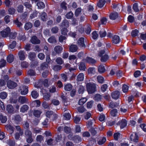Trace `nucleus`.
I'll return each instance as SVG.
<instances>
[{
    "label": "nucleus",
    "instance_id": "nucleus-29",
    "mask_svg": "<svg viewBox=\"0 0 146 146\" xmlns=\"http://www.w3.org/2000/svg\"><path fill=\"white\" fill-rule=\"evenodd\" d=\"M106 71L104 66L103 65H100L99 66L98 68V72L101 73H103Z\"/></svg>",
    "mask_w": 146,
    "mask_h": 146
},
{
    "label": "nucleus",
    "instance_id": "nucleus-22",
    "mask_svg": "<svg viewBox=\"0 0 146 146\" xmlns=\"http://www.w3.org/2000/svg\"><path fill=\"white\" fill-rule=\"evenodd\" d=\"M40 17L43 21H46L47 17V14L44 12H42L40 15Z\"/></svg>",
    "mask_w": 146,
    "mask_h": 146
},
{
    "label": "nucleus",
    "instance_id": "nucleus-41",
    "mask_svg": "<svg viewBox=\"0 0 146 146\" xmlns=\"http://www.w3.org/2000/svg\"><path fill=\"white\" fill-rule=\"evenodd\" d=\"M41 113L42 112L38 110H35L33 112V115L36 117H39L40 116Z\"/></svg>",
    "mask_w": 146,
    "mask_h": 146
},
{
    "label": "nucleus",
    "instance_id": "nucleus-43",
    "mask_svg": "<svg viewBox=\"0 0 146 146\" xmlns=\"http://www.w3.org/2000/svg\"><path fill=\"white\" fill-rule=\"evenodd\" d=\"M48 66V64L46 62H44L40 65V68L41 69L44 70L47 68Z\"/></svg>",
    "mask_w": 146,
    "mask_h": 146
},
{
    "label": "nucleus",
    "instance_id": "nucleus-59",
    "mask_svg": "<svg viewBox=\"0 0 146 146\" xmlns=\"http://www.w3.org/2000/svg\"><path fill=\"white\" fill-rule=\"evenodd\" d=\"M5 3L6 6L7 7L11 6L12 4V2L11 0H5Z\"/></svg>",
    "mask_w": 146,
    "mask_h": 146
},
{
    "label": "nucleus",
    "instance_id": "nucleus-27",
    "mask_svg": "<svg viewBox=\"0 0 146 146\" xmlns=\"http://www.w3.org/2000/svg\"><path fill=\"white\" fill-rule=\"evenodd\" d=\"M62 66L59 65H55L53 66L52 69L55 71H58L62 68Z\"/></svg>",
    "mask_w": 146,
    "mask_h": 146
},
{
    "label": "nucleus",
    "instance_id": "nucleus-31",
    "mask_svg": "<svg viewBox=\"0 0 146 146\" xmlns=\"http://www.w3.org/2000/svg\"><path fill=\"white\" fill-rule=\"evenodd\" d=\"M84 79V75L83 73L79 74L78 76L77 80L78 81H82Z\"/></svg>",
    "mask_w": 146,
    "mask_h": 146
},
{
    "label": "nucleus",
    "instance_id": "nucleus-61",
    "mask_svg": "<svg viewBox=\"0 0 146 146\" xmlns=\"http://www.w3.org/2000/svg\"><path fill=\"white\" fill-rule=\"evenodd\" d=\"M16 44V42L15 41H13L11 44L9 45V47L11 49L14 48Z\"/></svg>",
    "mask_w": 146,
    "mask_h": 146
},
{
    "label": "nucleus",
    "instance_id": "nucleus-64",
    "mask_svg": "<svg viewBox=\"0 0 146 146\" xmlns=\"http://www.w3.org/2000/svg\"><path fill=\"white\" fill-rule=\"evenodd\" d=\"M21 66L23 68H26L29 66V64L26 61H23L21 62Z\"/></svg>",
    "mask_w": 146,
    "mask_h": 146
},
{
    "label": "nucleus",
    "instance_id": "nucleus-47",
    "mask_svg": "<svg viewBox=\"0 0 146 146\" xmlns=\"http://www.w3.org/2000/svg\"><path fill=\"white\" fill-rule=\"evenodd\" d=\"M100 37L101 38L105 37L106 35V33L104 30H101L99 33Z\"/></svg>",
    "mask_w": 146,
    "mask_h": 146
},
{
    "label": "nucleus",
    "instance_id": "nucleus-21",
    "mask_svg": "<svg viewBox=\"0 0 146 146\" xmlns=\"http://www.w3.org/2000/svg\"><path fill=\"white\" fill-rule=\"evenodd\" d=\"M29 107L27 105H24L21 107L20 111L22 113H24L27 111L29 109Z\"/></svg>",
    "mask_w": 146,
    "mask_h": 146
},
{
    "label": "nucleus",
    "instance_id": "nucleus-42",
    "mask_svg": "<svg viewBox=\"0 0 146 146\" xmlns=\"http://www.w3.org/2000/svg\"><path fill=\"white\" fill-rule=\"evenodd\" d=\"M7 118L6 116H3L2 114L0 115V120L2 123H5L7 121Z\"/></svg>",
    "mask_w": 146,
    "mask_h": 146
},
{
    "label": "nucleus",
    "instance_id": "nucleus-8",
    "mask_svg": "<svg viewBox=\"0 0 146 146\" xmlns=\"http://www.w3.org/2000/svg\"><path fill=\"white\" fill-rule=\"evenodd\" d=\"M117 124L120 126L121 129H123L127 125V121L125 119H123L119 121Z\"/></svg>",
    "mask_w": 146,
    "mask_h": 146
},
{
    "label": "nucleus",
    "instance_id": "nucleus-11",
    "mask_svg": "<svg viewBox=\"0 0 146 146\" xmlns=\"http://www.w3.org/2000/svg\"><path fill=\"white\" fill-rule=\"evenodd\" d=\"M30 41L32 44H39L40 42V40L35 36L32 37Z\"/></svg>",
    "mask_w": 146,
    "mask_h": 146
},
{
    "label": "nucleus",
    "instance_id": "nucleus-18",
    "mask_svg": "<svg viewBox=\"0 0 146 146\" xmlns=\"http://www.w3.org/2000/svg\"><path fill=\"white\" fill-rule=\"evenodd\" d=\"M112 39V42L113 44H117L119 42V37L117 35L114 36Z\"/></svg>",
    "mask_w": 146,
    "mask_h": 146
},
{
    "label": "nucleus",
    "instance_id": "nucleus-20",
    "mask_svg": "<svg viewBox=\"0 0 146 146\" xmlns=\"http://www.w3.org/2000/svg\"><path fill=\"white\" fill-rule=\"evenodd\" d=\"M69 24L68 21L66 19H65L61 23V26L62 27L66 28L69 27Z\"/></svg>",
    "mask_w": 146,
    "mask_h": 146
},
{
    "label": "nucleus",
    "instance_id": "nucleus-50",
    "mask_svg": "<svg viewBox=\"0 0 146 146\" xmlns=\"http://www.w3.org/2000/svg\"><path fill=\"white\" fill-rule=\"evenodd\" d=\"M106 140L105 137H103L102 139H100L98 142V144L99 145H101L104 144Z\"/></svg>",
    "mask_w": 146,
    "mask_h": 146
},
{
    "label": "nucleus",
    "instance_id": "nucleus-55",
    "mask_svg": "<svg viewBox=\"0 0 146 146\" xmlns=\"http://www.w3.org/2000/svg\"><path fill=\"white\" fill-rule=\"evenodd\" d=\"M81 118L79 116H76L74 117V121L76 124L78 123L80 121Z\"/></svg>",
    "mask_w": 146,
    "mask_h": 146
},
{
    "label": "nucleus",
    "instance_id": "nucleus-38",
    "mask_svg": "<svg viewBox=\"0 0 146 146\" xmlns=\"http://www.w3.org/2000/svg\"><path fill=\"white\" fill-rule=\"evenodd\" d=\"M8 13L10 15H13L15 12L16 10L13 7L9 8L8 10Z\"/></svg>",
    "mask_w": 146,
    "mask_h": 146
},
{
    "label": "nucleus",
    "instance_id": "nucleus-48",
    "mask_svg": "<svg viewBox=\"0 0 146 146\" xmlns=\"http://www.w3.org/2000/svg\"><path fill=\"white\" fill-rule=\"evenodd\" d=\"M16 129L20 133L21 136H22L23 135L24 132L23 130L21 129V127L17 125L15 126Z\"/></svg>",
    "mask_w": 146,
    "mask_h": 146
},
{
    "label": "nucleus",
    "instance_id": "nucleus-54",
    "mask_svg": "<svg viewBox=\"0 0 146 146\" xmlns=\"http://www.w3.org/2000/svg\"><path fill=\"white\" fill-rule=\"evenodd\" d=\"M97 79L98 82L102 84L104 82V78L101 76H98L97 77Z\"/></svg>",
    "mask_w": 146,
    "mask_h": 146
},
{
    "label": "nucleus",
    "instance_id": "nucleus-1",
    "mask_svg": "<svg viewBox=\"0 0 146 146\" xmlns=\"http://www.w3.org/2000/svg\"><path fill=\"white\" fill-rule=\"evenodd\" d=\"M96 84L94 83L89 82L86 84V90L89 94H92L96 91Z\"/></svg>",
    "mask_w": 146,
    "mask_h": 146
},
{
    "label": "nucleus",
    "instance_id": "nucleus-4",
    "mask_svg": "<svg viewBox=\"0 0 146 146\" xmlns=\"http://www.w3.org/2000/svg\"><path fill=\"white\" fill-rule=\"evenodd\" d=\"M11 31V29L9 27H7L3 31L1 32V35L2 37H7L10 34Z\"/></svg>",
    "mask_w": 146,
    "mask_h": 146
},
{
    "label": "nucleus",
    "instance_id": "nucleus-15",
    "mask_svg": "<svg viewBox=\"0 0 146 146\" xmlns=\"http://www.w3.org/2000/svg\"><path fill=\"white\" fill-rule=\"evenodd\" d=\"M6 110L9 113L12 114L14 113V108L11 105H8L7 106Z\"/></svg>",
    "mask_w": 146,
    "mask_h": 146
},
{
    "label": "nucleus",
    "instance_id": "nucleus-40",
    "mask_svg": "<svg viewBox=\"0 0 146 146\" xmlns=\"http://www.w3.org/2000/svg\"><path fill=\"white\" fill-rule=\"evenodd\" d=\"M38 8L40 9H43L45 7L44 3L42 2H38L37 4Z\"/></svg>",
    "mask_w": 146,
    "mask_h": 146
},
{
    "label": "nucleus",
    "instance_id": "nucleus-34",
    "mask_svg": "<svg viewBox=\"0 0 146 146\" xmlns=\"http://www.w3.org/2000/svg\"><path fill=\"white\" fill-rule=\"evenodd\" d=\"M105 3V0H100L97 4V5L99 7H102L104 5Z\"/></svg>",
    "mask_w": 146,
    "mask_h": 146
},
{
    "label": "nucleus",
    "instance_id": "nucleus-33",
    "mask_svg": "<svg viewBox=\"0 0 146 146\" xmlns=\"http://www.w3.org/2000/svg\"><path fill=\"white\" fill-rule=\"evenodd\" d=\"M36 56V54L34 52H30L28 56L31 60H33Z\"/></svg>",
    "mask_w": 146,
    "mask_h": 146
},
{
    "label": "nucleus",
    "instance_id": "nucleus-52",
    "mask_svg": "<svg viewBox=\"0 0 146 146\" xmlns=\"http://www.w3.org/2000/svg\"><path fill=\"white\" fill-rule=\"evenodd\" d=\"M74 14L72 11L68 13L66 15V17L68 19H71L73 17Z\"/></svg>",
    "mask_w": 146,
    "mask_h": 146
},
{
    "label": "nucleus",
    "instance_id": "nucleus-28",
    "mask_svg": "<svg viewBox=\"0 0 146 146\" xmlns=\"http://www.w3.org/2000/svg\"><path fill=\"white\" fill-rule=\"evenodd\" d=\"M72 141H74L76 143L79 141L81 142L82 141V139L81 137L78 135H76L74 136V138L72 139Z\"/></svg>",
    "mask_w": 146,
    "mask_h": 146
},
{
    "label": "nucleus",
    "instance_id": "nucleus-24",
    "mask_svg": "<svg viewBox=\"0 0 146 146\" xmlns=\"http://www.w3.org/2000/svg\"><path fill=\"white\" fill-rule=\"evenodd\" d=\"M33 27V24L30 22L26 23L24 27V28L26 30H28L29 29L32 28Z\"/></svg>",
    "mask_w": 146,
    "mask_h": 146
},
{
    "label": "nucleus",
    "instance_id": "nucleus-13",
    "mask_svg": "<svg viewBox=\"0 0 146 146\" xmlns=\"http://www.w3.org/2000/svg\"><path fill=\"white\" fill-rule=\"evenodd\" d=\"M84 39L83 38H79L78 41V44L79 46L81 47L85 48L86 46L84 43Z\"/></svg>",
    "mask_w": 146,
    "mask_h": 146
},
{
    "label": "nucleus",
    "instance_id": "nucleus-23",
    "mask_svg": "<svg viewBox=\"0 0 146 146\" xmlns=\"http://www.w3.org/2000/svg\"><path fill=\"white\" fill-rule=\"evenodd\" d=\"M48 42L52 43H55L56 42V40L55 37L54 36L50 37L48 39Z\"/></svg>",
    "mask_w": 146,
    "mask_h": 146
},
{
    "label": "nucleus",
    "instance_id": "nucleus-46",
    "mask_svg": "<svg viewBox=\"0 0 146 146\" xmlns=\"http://www.w3.org/2000/svg\"><path fill=\"white\" fill-rule=\"evenodd\" d=\"M31 95L32 97L34 98H36L38 96V94L36 91L35 90L32 92Z\"/></svg>",
    "mask_w": 146,
    "mask_h": 146
},
{
    "label": "nucleus",
    "instance_id": "nucleus-37",
    "mask_svg": "<svg viewBox=\"0 0 146 146\" xmlns=\"http://www.w3.org/2000/svg\"><path fill=\"white\" fill-rule=\"evenodd\" d=\"M87 100V99L86 98H83L79 100L78 104L80 105H82L86 102Z\"/></svg>",
    "mask_w": 146,
    "mask_h": 146
},
{
    "label": "nucleus",
    "instance_id": "nucleus-7",
    "mask_svg": "<svg viewBox=\"0 0 146 146\" xmlns=\"http://www.w3.org/2000/svg\"><path fill=\"white\" fill-rule=\"evenodd\" d=\"M21 94L22 95H25L27 94L28 92V87L27 86L23 85L20 87Z\"/></svg>",
    "mask_w": 146,
    "mask_h": 146
},
{
    "label": "nucleus",
    "instance_id": "nucleus-63",
    "mask_svg": "<svg viewBox=\"0 0 146 146\" xmlns=\"http://www.w3.org/2000/svg\"><path fill=\"white\" fill-rule=\"evenodd\" d=\"M61 34L64 35H67V32H68L67 29L66 28H63L61 30Z\"/></svg>",
    "mask_w": 146,
    "mask_h": 146
},
{
    "label": "nucleus",
    "instance_id": "nucleus-10",
    "mask_svg": "<svg viewBox=\"0 0 146 146\" xmlns=\"http://www.w3.org/2000/svg\"><path fill=\"white\" fill-rule=\"evenodd\" d=\"M120 94V92L116 90L111 93V96L112 98L116 100L119 98Z\"/></svg>",
    "mask_w": 146,
    "mask_h": 146
},
{
    "label": "nucleus",
    "instance_id": "nucleus-49",
    "mask_svg": "<svg viewBox=\"0 0 146 146\" xmlns=\"http://www.w3.org/2000/svg\"><path fill=\"white\" fill-rule=\"evenodd\" d=\"M44 137L41 135H39L37 136L36 137V141L38 142H41L43 140Z\"/></svg>",
    "mask_w": 146,
    "mask_h": 146
},
{
    "label": "nucleus",
    "instance_id": "nucleus-53",
    "mask_svg": "<svg viewBox=\"0 0 146 146\" xmlns=\"http://www.w3.org/2000/svg\"><path fill=\"white\" fill-rule=\"evenodd\" d=\"M64 119L65 120H69L71 118V115L69 113H66L64 115Z\"/></svg>",
    "mask_w": 146,
    "mask_h": 146
},
{
    "label": "nucleus",
    "instance_id": "nucleus-57",
    "mask_svg": "<svg viewBox=\"0 0 146 146\" xmlns=\"http://www.w3.org/2000/svg\"><path fill=\"white\" fill-rule=\"evenodd\" d=\"M88 72L89 74H94L95 72V68L93 67H90L88 68Z\"/></svg>",
    "mask_w": 146,
    "mask_h": 146
},
{
    "label": "nucleus",
    "instance_id": "nucleus-25",
    "mask_svg": "<svg viewBox=\"0 0 146 146\" xmlns=\"http://www.w3.org/2000/svg\"><path fill=\"white\" fill-rule=\"evenodd\" d=\"M32 133L29 129H26L25 131V137L32 136Z\"/></svg>",
    "mask_w": 146,
    "mask_h": 146
},
{
    "label": "nucleus",
    "instance_id": "nucleus-56",
    "mask_svg": "<svg viewBox=\"0 0 146 146\" xmlns=\"http://www.w3.org/2000/svg\"><path fill=\"white\" fill-rule=\"evenodd\" d=\"M59 30L58 27L56 26L52 27L51 29V31L53 33H58Z\"/></svg>",
    "mask_w": 146,
    "mask_h": 146
},
{
    "label": "nucleus",
    "instance_id": "nucleus-17",
    "mask_svg": "<svg viewBox=\"0 0 146 146\" xmlns=\"http://www.w3.org/2000/svg\"><path fill=\"white\" fill-rule=\"evenodd\" d=\"M118 15L117 13L113 12L110 14L109 16L110 19L111 20H114L118 17Z\"/></svg>",
    "mask_w": 146,
    "mask_h": 146
},
{
    "label": "nucleus",
    "instance_id": "nucleus-39",
    "mask_svg": "<svg viewBox=\"0 0 146 146\" xmlns=\"http://www.w3.org/2000/svg\"><path fill=\"white\" fill-rule=\"evenodd\" d=\"M57 63L59 65L62 64L64 62L62 59L60 57L57 58L56 60Z\"/></svg>",
    "mask_w": 146,
    "mask_h": 146
},
{
    "label": "nucleus",
    "instance_id": "nucleus-6",
    "mask_svg": "<svg viewBox=\"0 0 146 146\" xmlns=\"http://www.w3.org/2000/svg\"><path fill=\"white\" fill-rule=\"evenodd\" d=\"M83 60L89 64H94L96 62V61L94 59L89 57H87L85 58H84Z\"/></svg>",
    "mask_w": 146,
    "mask_h": 146
},
{
    "label": "nucleus",
    "instance_id": "nucleus-30",
    "mask_svg": "<svg viewBox=\"0 0 146 146\" xmlns=\"http://www.w3.org/2000/svg\"><path fill=\"white\" fill-rule=\"evenodd\" d=\"M13 21L17 27L20 28L22 25V23L19 21L18 18H17L15 20H14Z\"/></svg>",
    "mask_w": 146,
    "mask_h": 146
},
{
    "label": "nucleus",
    "instance_id": "nucleus-32",
    "mask_svg": "<svg viewBox=\"0 0 146 146\" xmlns=\"http://www.w3.org/2000/svg\"><path fill=\"white\" fill-rule=\"evenodd\" d=\"M72 85L70 84H68L65 85L64 89L66 91H69L72 90Z\"/></svg>",
    "mask_w": 146,
    "mask_h": 146
},
{
    "label": "nucleus",
    "instance_id": "nucleus-45",
    "mask_svg": "<svg viewBox=\"0 0 146 146\" xmlns=\"http://www.w3.org/2000/svg\"><path fill=\"white\" fill-rule=\"evenodd\" d=\"M117 110L116 109L112 110L110 112L111 115L113 117L116 116L117 113Z\"/></svg>",
    "mask_w": 146,
    "mask_h": 146
},
{
    "label": "nucleus",
    "instance_id": "nucleus-5",
    "mask_svg": "<svg viewBox=\"0 0 146 146\" xmlns=\"http://www.w3.org/2000/svg\"><path fill=\"white\" fill-rule=\"evenodd\" d=\"M18 102L21 104H28V99L25 96H20L18 99Z\"/></svg>",
    "mask_w": 146,
    "mask_h": 146
},
{
    "label": "nucleus",
    "instance_id": "nucleus-60",
    "mask_svg": "<svg viewBox=\"0 0 146 146\" xmlns=\"http://www.w3.org/2000/svg\"><path fill=\"white\" fill-rule=\"evenodd\" d=\"M67 3L64 1H63L60 4L61 7L63 9L66 10L67 9L66 5Z\"/></svg>",
    "mask_w": 146,
    "mask_h": 146
},
{
    "label": "nucleus",
    "instance_id": "nucleus-58",
    "mask_svg": "<svg viewBox=\"0 0 146 146\" xmlns=\"http://www.w3.org/2000/svg\"><path fill=\"white\" fill-rule=\"evenodd\" d=\"M71 130V128L69 127L66 126L64 127V131L66 133H70Z\"/></svg>",
    "mask_w": 146,
    "mask_h": 146
},
{
    "label": "nucleus",
    "instance_id": "nucleus-3",
    "mask_svg": "<svg viewBox=\"0 0 146 146\" xmlns=\"http://www.w3.org/2000/svg\"><path fill=\"white\" fill-rule=\"evenodd\" d=\"M7 87L10 89H13L17 87V84L15 82L11 80H8L7 82Z\"/></svg>",
    "mask_w": 146,
    "mask_h": 146
},
{
    "label": "nucleus",
    "instance_id": "nucleus-9",
    "mask_svg": "<svg viewBox=\"0 0 146 146\" xmlns=\"http://www.w3.org/2000/svg\"><path fill=\"white\" fill-rule=\"evenodd\" d=\"M25 53L24 51H20L18 53V56L19 59L21 60H24L26 58Z\"/></svg>",
    "mask_w": 146,
    "mask_h": 146
},
{
    "label": "nucleus",
    "instance_id": "nucleus-19",
    "mask_svg": "<svg viewBox=\"0 0 146 146\" xmlns=\"http://www.w3.org/2000/svg\"><path fill=\"white\" fill-rule=\"evenodd\" d=\"M5 127L7 130L10 132V133L11 134L13 133L14 131V128L10 125H6Z\"/></svg>",
    "mask_w": 146,
    "mask_h": 146
},
{
    "label": "nucleus",
    "instance_id": "nucleus-62",
    "mask_svg": "<svg viewBox=\"0 0 146 146\" xmlns=\"http://www.w3.org/2000/svg\"><path fill=\"white\" fill-rule=\"evenodd\" d=\"M27 142L29 143H31L33 141V139L32 138V136L25 137Z\"/></svg>",
    "mask_w": 146,
    "mask_h": 146
},
{
    "label": "nucleus",
    "instance_id": "nucleus-36",
    "mask_svg": "<svg viewBox=\"0 0 146 146\" xmlns=\"http://www.w3.org/2000/svg\"><path fill=\"white\" fill-rule=\"evenodd\" d=\"M14 57L13 55L10 54L7 57V61L9 63L12 62L13 60Z\"/></svg>",
    "mask_w": 146,
    "mask_h": 146
},
{
    "label": "nucleus",
    "instance_id": "nucleus-35",
    "mask_svg": "<svg viewBox=\"0 0 146 146\" xmlns=\"http://www.w3.org/2000/svg\"><path fill=\"white\" fill-rule=\"evenodd\" d=\"M7 96V93L5 92H3L0 93V97L1 99H5Z\"/></svg>",
    "mask_w": 146,
    "mask_h": 146
},
{
    "label": "nucleus",
    "instance_id": "nucleus-44",
    "mask_svg": "<svg viewBox=\"0 0 146 146\" xmlns=\"http://www.w3.org/2000/svg\"><path fill=\"white\" fill-rule=\"evenodd\" d=\"M98 129L97 128H91L89 130V131L91 133L92 135H94L97 133V131Z\"/></svg>",
    "mask_w": 146,
    "mask_h": 146
},
{
    "label": "nucleus",
    "instance_id": "nucleus-26",
    "mask_svg": "<svg viewBox=\"0 0 146 146\" xmlns=\"http://www.w3.org/2000/svg\"><path fill=\"white\" fill-rule=\"evenodd\" d=\"M101 57L100 60L102 62H105L108 59L109 56L107 54H105L101 56Z\"/></svg>",
    "mask_w": 146,
    "mask_h": 146
},
{
    "label": "nucleus",
    "instance_id": "nucleus-2",
    "mask_svg": "<svg viewBox=\"0 0 146 146\" xmlns=\"http://www.w3.org/2000/svg\"><path fill=\"white\" fill-rule=\"evenodd\" d=\"M54 52H53L52 53V55L53 56H55L57 54H59L62 51L63 48L60 46H56L54 48Z\"/></svg>",
    "mask_w": 146,
    "mask_h": 146
},
{
    "label": "nucleus",
    "instance_id": "nucleus-14",
    "mask_svg": "<svg viewBox=\"0 0 146 146\" xmlns=\"http://www.w3.org/2000/svg\"><path fill=\"white\" fill-rule=\"evenodd\" d=\"M130 138L131 141L135 142H137L138 140V137L137 134H132L130 136Z\"/></svg>",
    "mask_w": 146,
    "mask_h": 146
},
{
    "label": "nucleus",
    "instance_id": "nucleus-12",
    "mask_svg": "<svg viewBox=\"0 0 146 146\" xmlns=\"http://www.w3.org/2000/svg\"><path fill=\"white\" fill-rule=\"evenodd\" d=\"M78 49L77 46L76 44H72L69 46V50L70 52H74L77 51Z\"/></svg>",
    "mask_w": 146,
    "mask_h": 146
},
{
    "label": "nucleus",
    "instance_id": "nucleus-16",
    "mask_svg": "<svg viewBox=\"0 0 146 146\" xmlns=\"http://www.w3.org/2000/svg\"><path fill=\"white\" fill-rule=\"evenodd\" d=\"M79 69L80 70L85 71L86 67L85 63L83 62H80L79 63Z\"/></svg>",
    "mask_w": 146,
    "mask_h": 146
},
{
    "label": "nucleus",
    "instance_id": "nucleus-51",
    "mask_svg": "<svg viewBox=\"0 0 146 146\" xmlns=\"http://www.w3.org/2000/svg\"><path fill=\"white\" fill-rule=\"evenodd\" d=\"M15 120L17 122H20L22 121V118L19 115H16L15 116Z\"/></svg>",
    "mask_w": 146,
    "mask_h": 146
}]
</instances>
